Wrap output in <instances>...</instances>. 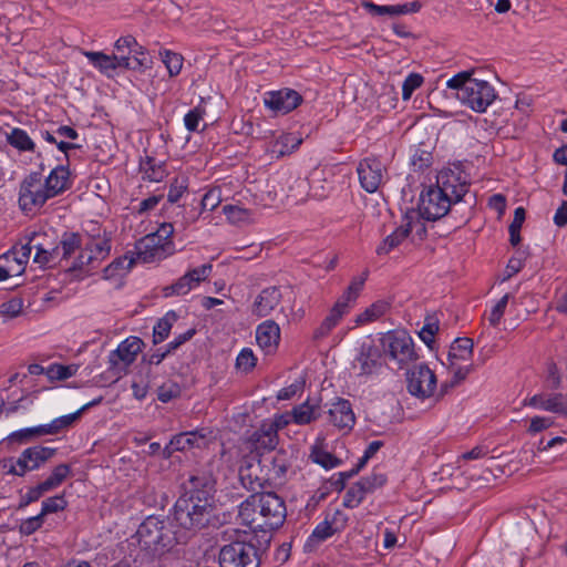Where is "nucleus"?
Returning <instances> with one entry per match:
<instances>
[{
  "instance_id": "46",
  "label": "nucleus",
  "mask_w": 567,
  "mask_h": 567,
  "mask_svg": "<svg viewBox=\"0 0 567 567\" xmlns=\"http://www.w3.org/2000/svg\"><path fill=\"white\" fill-rule=\"evenodd\" d=\"M223 213L229 223L234 225H241L249 223L252 219V213L241 206L238 205H225L223 207Z\"/></svg>"
},
{
  "instance_id": "5",
  "label": "nucleus",
  "mask_w": 567,
  "mask_h": 567,
  "mask_svg": "<svg viewBox=\"0 0 567 567\" xmlns=\"http://www.w3.org/2000/svg\"><path fill=\"white\" fill-rule=\"evenodd\" d=\"M385 371L381 351L372 343H363L351 362V373L359 384L375 383Z\"/></svg>"
},
{
  "instance_id": "34",
  "label": "nucleus",
  "mask_w": 567,
  "mask_h": 567,
  "mask_svg": "<svg viewBox=\"0 0 567 567\" xmlns=\"http://www.w3.org/2000/svg\"><path fill=\"white\" fill-rule=\"evenodd\" d=\"M559 392H542L524 399L523 405L556 414Z\"/></svg>"
},
{
  "instance_id": "25",
  "label": "nucleus",
  "mask_w": 567,
  "mask_h": 567,
  "mask_svg": "<svg viewBox=\"0 0 567 567\" xmlns=\"http://www.w3.org/2000/svg\"><path fill=\"white\" fill-rule=\"evenodd\" d=\"M247 443L258 455L264 452H269L276 449L278 444V434L270 427L261 422L260 426L251 433Z\"/></svg>"
},
{
  "instance_id": "47",
  "label": "nucleus",
  "mask_w": 567,
  "mask_h": 567,
  "mask_svg": "<svg viewBox=\"0 0 567 567\" xmlns=\"http://www.w3.org/2000/svg\"><path fill=\"white\" fill-rule=\"evenodd\" d=\"M162 62L165 64L169 76H176L183 68V56L179 53L164 49L159 51Z\"/></svg>"
},
{
  "instance_id": "55",
  "label": "nucleus",
  "mask_w": 567,
  "mask_h": 567,
  "mask_svg": "<svg viewBox=\"0 0 567 567\" xmlns=\"http://www.w3.org/2000/svg\"><path fill=\"white\" fill-rule=\"evenodd\" d=\"M66 505L68 503L63 495L49 497L42 503L41 515L44 517L48 514L63 511L66 507Z\"/></svg>"
},
{
  "instance_id": "56",
  "label": "nucleus",
  "mask_w": 567,
  "mask_h": 567,
  "mask_svg": "<svg viewBox=\"0 0 567 567\" xmlns=\"http://www.w3.org/2000/svg\"><path fill=\"white\" fill-rule=\"evenodd\" d=\"M205 110L197 106L188 111L184 116V125L189 132L198 131L199 123L204 120Z\"/></svg>"
},
{
  "instance_id": "12",
  "label": "nucleus",
  "mask_w": 567,
  "mask_h": 567,
  "mask_svg": "<svg viewBox=\"0 0 567 567\" xmlns=\"http://www.w3.org/2000/svg\"><path fill=\"white\" fill-rule=\"evenodd\" d=\"M261 503L258 504L261 511V517L265 520V532L280 527L287 515L284 499L276 493H259Z\"/></svg>"
},
{
  "instance_id": "7",
  "label": "nucleus",
  "mask_w": 567,
  "mask_h": 567,
  "mask_svg": "<svg viewBox=\"0 0 567 567\" xmlns=\"http://www.w3.org/2000/svg\"><path fill=\"white\" fill-rule=\"evenodd\" d=\"M41 173L32 172L20 183L18 204L25 214L38 213L52 198Z\"/></svg>"
},
{
  "instance_id": "53",
  "label": "nucleus",
  "mask_w": 567,
  "mask_h": 567,
  "mask_svg": "<svg viewBox=\"0 0 567 567\" xmlns=\"http://www.w3.org/2000/svg\"><path fill=\"white\" fill-rule=\"evenodd\" d=\"M508 300L509 295L506 293L491 308L489 315L487 317L491 326L496 327L499 324L505 313Z\"/></svg>"
},
{
  "instance_id": "15",
  "label": "nucleus",
  "mask_w": 567,
  "mask_h": 567,
  "mask_svg": "<svg viewBox=\"0 0 567 567\" xmlns=\"http://www.w3.org/2000/svg\"><path fill=\"white\" fill-rule=\"evenodd\" d=\"M302 102V96L292 89H281L266 92L264 103L266 107L276 114H287L298 107Z\"/></svg>"
},
{
  "instance_id": "54",
  "label": "nucleus",
  "mask_w": 567,
  "mask_h": 567,
  "mask_svg": "<svg viewBox=\"0 0 567 567\" xmlns=\"http://www.w3.org/2000/svg\"><path fill=\"white\" fill-rule=\"evenodd\" d=\"M114 62H115V70L117 68H124L127 70H138V69L147 66V59L135 58L132 60L130 58L128 53L115 55Z\"/></svg>"
},
{
  "instance_id": "35",
  "label": "nucleus",
  "mask_w": 567,
  "mask_h": 567,
  "mask_svg": "<svg viewBox=\"0 0 567 567\" xmlns=\"http://www.w3.org/2000/svg\"><path fill=\"white\" fill-rule=\"evenodd\" d=\"M84 56L102 74L112 78L115 73V54L109 55L99 51H85Z\"/></svg>"
},
{
  "instance_id": "62",
  "label": "nucleus",
  "mask_w": 567,
  "mask_h": 567,
  "mask_svg": "<svg viewBox=\"0 0 567 567\" xmlns=\"http://www.w3.org/2000/svg\"><path fill=\"white\" fill-rule=\"evenodd\" d=\"M525 252L516 251V254L508 260L506 266V279L513 277L524 267L525 264Z\"/></svg>"
},
{
  "instance_id": "63",
  "label": "nucleus",
  "mask_w": 567,
  "mask_h": 567,
  "mask_svg": "<svg viewBox=\"0 0 567 567\" xmlns=\"http://www.w3.org/2000/svg\"><path fill=\"white\" fill-rule=\"evenodd\" d=\"M220 190L209 189L202 198V209L213 212L220 203Z\"/></svg>"
},
{
  "instance_id": "52",
  "label": "nucleus",
  "mask_w": 567,
  "mask_h": 567,
  "mask_svg": "<svg viewBox=\"0 0 567 567\" xmlns=\"http://www.w3.org/2000/svg\"><path fill=\"white\" fill-rule=\"evenodd\" d=\"M423 76L419 73H410L402 84V99L410 100L413 92L423 84Z\"/></svg>"
},
{
  "instance_id": "43",
  "label": "nucleus",
  "mask_w": 567,
  "mask_h": 567,
  "mask_svg": "<svg viewBox=\"0 0 567 567\" xmlns=\"http://www.w3.org/2000/svg\"><path fill=\"white\" fill-rule=\"evenodd\" d=\"M176 320L177 317L173 311L167 312L162 319H159L153 329V342H163L168 337Z\"/></svg>"
},
{
  "instance_id": "59",
  "label": "nucleus",
  "mask_w": 567,
  "mask_h": 567,
  "mask_svg": "<svg viewBox=\"0 0 567 567\" xmlns=\"http://www.w3.org/2000/svg\"><path fill=\"white\" fill-rule=\"evenodd\" d=\"M266 425H270L272 427L274 432L278 434L279 430H282L290 423H293L292 414L290 412H285L281 414H275L272 419H268L262 421Z\"/></svg>"
},
{
  "instance_id": "20",
  "label": "nucleus",
  "mask_w": 567,
  "mask_h": 567,
  "mask_svg": "<svg viewBox=\"0 0 567 567\" xmlns=\"http://www.w3.org/2000/svg\"><path fill=\"white\" fill-rule=\"evenodd\" d=\"M344 524L346 518L342 512L334 511L333 513L328 514L324 519L315 527L312 534L308 538V543L317 544L324 542L341 530L344 527Z\"/></svg>"
},
{
  "instance_id": "36",
  "label": "nucleus",
  "mask_w": 567,
  "mask_h": 567,
  "mask_svg": "<svg viewBox=\"0 0 567 567\" xmlns=\"http://www.w3.org/2000/svg\"><path fill=\"white\" fill-rule=\"evenodd\" d=\"M473 354V340L457 338L453 341L449 351L450 365L454 367L458 361H468Z\"/></svg>"
},
{
  "instance_id": "21",
  "label": "nucleus",
  "mask_w": 567,
  "mask_h": 567,
  "mask_svg": "<svg viewBox=\"0 0 567 567\" xmlns=\"http://www.w3.org/2000/svg\"><path fill=\"white\" fill-rule=\"evenodd\" d=\"M282 295L279 288L268 287L262 289L251 305V313L257 318H265L280 305Z\"/></svg>"
},
{
  "instance_id": "57",
  "label": "nucleus",
  "mask_w": 567,
  "mask_h": 567,
  "mask_svg": "<svg viewBox=\"0 0 567 567\" xmlns=\"http://www.w3.org/2000/svg\"><path fill=\"white\" fill-rule=\"evenodd\" d=\"M359 482L369 494L383 486L386 482V476L383 473L372 472L370 475L362 477Z\"/></svg>"
},
{
  "instance_id": "51",
  "label": "nucleus",
  "mask_w": 567,
  "mask_h": 567,
  "mask_svg": "<svg viewBox=\"0 0 567 567\" xmlns=\"http://www.w3.org/2000/svg\"><path fill=\"white\" fill-rule=\"evenodd\" d=\"M257 362V358L250 348H244L236 358V368L243 372H250Z\"/></svg>"
},
{
  "instance_id": "24",
  "label": "nucleus",
  "mask_w": 567,
  "mask_h": 567,
  "mask_svg": "<svg viewBox=\"0 0 567 567\" xmlns=\"http://www.w3.org/2000/svg\"><path fill=\"white\" fill-rule=\"evenodd\" d=\"M329 421L340 430H351L355 423V416L351 404L346 399H338L328 410Z\"/></svg>"
},
{
  "instance_id": "4",
  "label": "nucleus",
  "mask_w": 567,
  "mask_h": 567,
  "mask_svg": "<svg viewBox=\"0 0 567 567\" xmlns=\"http://www.w3.org/2000/svg\"><path fill=\"white\" fill-rule=\"evenodd\" d=\"M179 532H172L167 528L164 520L155 516H148L140 526L136 532L138 545L150 551H157L159 549L171 547L174 542H183V535L178 536Z\"/></svg>"
},
{
  "instance_id": "1",
  "label": "nucleus",
  "mask_w": 567,
  "mask_h": 567,
  "mask_svg": "<svg viewBox=\"0 0 567 567\" xmlns=\"http://www.w3.org/2000/svg\"><path fill=\"white\" fill-rule=\"evenodd\" d=\"M212 484L197 476L189 478V487L185 495L179 497L174 506L173 524L178 536L186 540L189 533L204 527L212 515Z\"/></svg>"
},
{
  "instance_id": "32",
  "label": "nucleus",
  "mask_w": 567,
  "mask_h": 567,
  "mask_svg": "<svg viewBox=\"0 0 567 567\" xmlns=\"http://www.w3.org/2000/svg\"><path fill=\"white\" fill-rule=\"evenodd\" d=\"M302 143V137L298 133L281 134L271 145V153L277 157L293 153Z\"/></svg>"
},
{
  "instance_id": "27",
  "label": "nucleus",
  "mask_w": 567,
  "mask_h": 567,
  "mask_svg": "<svg viewBox=\"0 0 567 567\" xmlns=\"http://www.w3.org/2000/svg\"><path fill=\"white\" fill-rule=\"evenodd\" d=\"M43 235L38 233H32L31 236L27 238V241L23 244V247L28 249L29 256L34 250L33 262L38 264L40 267H44L52 262L56 257L53 248L47 247L42 241Z\"/></svg>"
},
{
  "instance_id": "13",
  "label": "nucleus",
  "mask_w": 567,
  "mask_h": 567,
  "mask_svg": "<svg viewBox=\"0 0 567 567\" xmlns=\"http://www.w3.org/2000/svg\"><path fill=\"white\" fill-rule=\"evenodd\" d=\"M210 431L198 429L195 431L182 432L174 435L164 449L165 456L169 457L176 451H189L204 449L209 443Z\"/></svg>"
},
{
  "instance_id": "6",
  "label": "nucleus",
  "mask_w": 567,
  "mask_h": 567,
  "mask_svg": "<svg viewBox=\"0 0 567 567\" xmlns=\"http://www.w3.org/2000/svg\"><path fill=\"white\" fill-rule=\"evenodd\" d=\"M382 352L399 369L416 361L417 353L412 337L405 330H392L381 338Z\"/></svg>"
},
{
  "instance_id": "45",
  "label": "nucleus",
  "mask_w": 567,
  "mask_h": 567,
  "mask_svg": "<svg viewBox=\"0 0 567 567\" xmlns=\"http://www.w3.org/2000/svg\"><path fill=\"white\" fill-rule=\"evenodd\" d=\"M212 271L213 265L204 264L199 267L189 269L183 275V277L186 278V282L190 290H194L200 285V282L205 281L210 276Z\"/></svg>"
},
{
  "instance_id": "44",
  "label": "nucleus",
  "mask_w": 567,
  "mask_h": 567,
  "mask_svg": "<svg viewBox=\"0 0 567 567\" xmlns=\"http://www.w3.org/2000/svg\"><path fill=\"white\" fill-rule=\"evenodd\" d=\"M71 474V467L68 464H60L52 470L50 476L41 482L42 487L50 492L59 487Z\"/></svg>"
},
{
  "instance_id": "60",
  "label": "nucleus",
  "mask_w": 567,
  "mask_h": 567,
  "mask_svg": "<svg viewBox=\"0 0 567 567\" xmlns=\"http://www.w3.org/2000/svg\"><path fill=\"white\" fill-rule=\"evenodd\" d=\"M148 167L145 169V177L151 182H162L166 177L165 166L162 163H155L148 159Z\"/></svg>"
},
{
  "instance_id": "61",
  "label": "nucleus",
  "mask_w": 567,
  "mask_h": 567,
  "mask_svg": "<svg viewBox=\"0 0 567 567\" xmlns=\"http://www.w3.org/2000/svg\"><path fill=\"white\" fill-rule=\"evenodd\" d=\"M554 425V419L550 416H534L530 420L527 432L532 435H535L542 431H545Z\"/></svg>"
},
{
  "instance_id": "37",
  "label": "nucleus",
  "mask_w": 567,
  "mask_h": 567,
  "mask_svg": "<svg viewBox=\"0 0 567 567\" xmlns=\"http://www.w3.org/2000/svg\"><path fill=\"white\" fill-rule=\"evenodd\" d=\"M25 460L28 461L31 471L40 468L55 454V449L35 445L22 451Z\"/></svg>"
},
{
  "instance_id": "8",
  "label": "nucleus",
  "mask_w": 567,
  "mask_h": 567,
  "mask_svg": "<svg viewBox=\"0 0 567 567\" xmlns=\"http://www.w3.org/2000/svg\"><path fill=\"white\" fill-rule=\"evenodd\" d=\"M111 240L105 235L90 237L79 256L70 265L72 270L91 271L110 255Z\"/></svg>"
},
{
  "instance_id": "3",
  "label": "nucleus",
  "mask_w": 567,
  "mask_h": 567,
  "mask_svg": "<svg viewBox=\"0 0 567 567\" xmlns=\"http://www.w3.org/2000/svg\"><path fill=\"white\" fill-rule=\"evenodd\" d=\"M473 72H458L446 81V87L456 92L455 97L463 106L485 113L495 102L497 92L489 82L472 78Z\"/></svg>"
},
{
  "instance_id": "11",
  "label": "nucleus",
  "mask_w": 567,
  "mask_h": 567,
  "mask_svg": "<svg viewBox=\"0 0 567 567\" xmlns=\"http://www.w3.org/2000/svg\"><path fill=\"white\" fill-rule=\"evenodd\" d=\"M361 187L368 193H374L384 183L386 168L377 157H365L357 167Z\"/></svg>"
},
{
  "instance_id": "26",
  "label": "nucleus",
  "mask_w": 567,
  "mask_h": 567,
  "mask_svg": "<svg viewBox=\"0 0 567 567\" xmlns=\"http://www.w3.org/2000/svg\"><path fill=\"white\" fill-rule=\"evenodd\" d=\"M47 192L53 197L61 195L72 186L71 173L68 166L58 165L43 177Z\"/></svg>"
},
{
  "instance_id": "19",
  "label": "nucleus",
  "mask_w": 567,
  "mask_h": 567,
  "mask_svg": "<svg viewBox=\"0 0 567 567\" xmlns=\"http://www.w3.org/2000/svg\"><path fill=\"white\" fill-rule=\"evenodd\" d=\"M261 503L259 493H255L246 498L239 506L238 517L243 525L249 527L251 530L265 532V520L261 517V511L259 506Z\"/></svg>"
},
{
  "instance_id": "40",
  "label": "nucleus",
  "mask_w": 567,
  "mask_h": 567,
  "mask_svg": "<svg viewBox=\"0 0 567 567\" xmlns=\"http://www.w3.org/2000/svg\"><path fill=\"white\" fill-rule=\"evenodd\" d=\"M369 271L365 270L359 276H355L351 279L348 288L338 298L339 302H342L347 308H351V303H353L362 291L365 280L368 278Z\"/></svg>"
},
{
  "instance_id": "30",
  "label": "nucleus",
  "mask_w": 567,
  "mask_h": 567,
  "mask_svg": "<svg viewBox=\"0 0 567 567\" xmlns=\"http://www.w3.org/2000/svg\"><path fill=\"white\" fill-rule=\"evenodd\" d=\"M349 311V308L337 300L320 326L313 331V339L326 338Z\"/></svg>"
},
{
  "instance_id": "41",
  "label": "nucleus",
  "mask_w": 567,
  "mask_h": 567,
  "mask_svg": "<svg viewBox=\"0 0 567 567\" xmlns=\"http://www.w3.org/2000/svg\"><path fill=\"white\" fill-rule=\"evenodd\" d=\"M0 470L4 475L24 476L28 472H31V467L28 464L23 453L19 457H7L0 461Z\"/></svg>"
},
{
  "instance_id": "17",
  "label": "nucleus",
  "mask_w": 567,
  "mask_h": 567,
  "mask_svg": "<svg viewBox=\"0 0 567 567\" xmlns=\"http://www.w3.org/2000/svg\"><path fill=\"white\" fill-rule=\"evenodd\" d=\"M416 226H421L417 216L414 213L406 214L402 220V224L395 228L392 234L386 236L377 247V255L382 256L390 254L394 248L403 243V240L413 231V228Z\"/></svg>"
},
{
  "instance_id": "29",
  "label": "nucleus",
  "mask_w": 567,
  "mask_h": 567,
  "mask_svg": "<svg viewBox=\"0 0 567 567\" xmlns=\"http://www.w3.org/2000/svg\"><path fill=\"white\" fill-rule=\"evenodd\" d=\"M363 8H365L373 16H402L408 13L419 12L421 9V3L419 1L402 3V4H390V6H380L373 2L365 1L363 2Z\"/></svg>"
},
{
  "instance_id": "28",
  "label": "nucleus",
  "mask_w": 567,
  "mask_h": 567,
  "mask_svg": "<svg viewBox=\"0 0 567 567\" xmlns=\"http://www.w3.org/2000/svg\"><path fill=\"white\" fill-rule=\"evenodd\" d=\"M83 249L81 237L76 234H65L60 244L53 247L56 257L61 261H65V267L70 269L71 262L76 258Z\"/></svg>"
},
{
  "instance_id": "42",
  "label": "nucleus",
  "mask_w": 567,
  "mask_h": 567,
  "mask_svg": "<svg viewBox=\"0 0 567 567\" xmlns=\"http://www.w3.org/2000/svg\"><path fill=\"white\" fill-rule=\"evenodd\" d=\"M390 305L384 300H378L370 305L363 312L357 316L355 322L358 324H367L380 319L386 313Z\"/></svg>"
},
{
  "instance_id": "50",
  "label": "nucleus",
  "mask_w": 567,
  "mask_h": 567,
  "mask_svg": "<svg viewBox=\"0 0 567 567\" xmlns=\"http://www.w3.org/2000/svg\"><path fill=\"white\" fill-rule=\"evenodd\" d=\"M368 493L360 482L353 484L344 494L343 505L347 508H355L361 504Z\"/></svg>"
},
{
  "instance_id": "58",
  "label": "nucleus",
  "mask_w": 567,
  "mask_h": 567,
  "mask_svg": "<svg viewBox=\"0 0 567 567\" xmlns=\"http://www.w3.org/2000/svg\"><path fill=\"white\" fill-rule=\"evenodd\" d=\"M190 288L186 282V278L183 276L179 277L176 281H174L172 285L166 286L163 289V293L165 297H173V296H185L188 292H190Z\"/></svg>"
},
{
  "instance_id": "49",
  "label": "nucleus",
  "mask_w": 567,
  "mask_h": 567,
  "mask_svg": "<svg viewBox=\"0 0 567 567\" xmlns=\"http://www.w3.org/2000/svg\"><path fill=\"white\" fill-rule=\"evenodd\" d=\"M188 188V177L185 175H177L169 184L167 200L172 204L177 203Z\"/></svg>"
},
{
  "instance_id": "18",
  "label": "nucleus",
  "mask_w": 567,
  "mask_h": 567,
  "mask_svg": "<svg viewBox=\"0 0 567 567\" xmlns=\"http://www.w3.org/2000/svg\"><path fill=\"white\" fill-rule=\"evenodd\" d=\"M144 342L141 338L131 336L123 340L117 348L110 353V363L113 368L125 369L131 365L142 351Z\"/></svg>"
},
{
  "instance_id": "2",
  "label": "nucleus",
  "mask_w": 567,
  "mask_h": 567,
  "mask_svg": "<svg viewBox=\"0 0 567 567\" xmlns=\"http://www.w3.org/2000/svg\"><path fill=\"white\" fill-rule=\"evenodd\" d=\"M468 192V183L462 172L443 169L439 173L436 185L422 190L419 198V215L426 220L444 217L452 204L463 199Z\"/></svg>"
},
{
  "instance_id": "22",
  "label": "nucleus",
  "mask_w": 567,
  "mask_h": 567,
  "mask_svg": "<svg viewBox=\"0 0 567 567\" xmlns=\"http://www.w3.org/2000/svg\"><path fill=\"white\" fill-rule=\"evenodd\" d=\"M239 480L243 486L249 491H257L266 482L260 461L254 456L243 461L239 467Z\"/></svg>"
},
{
  "instance_id": "38",
  "label": "nucleus",
  "mask_w": 567,
  "mask_h": 567,
  "mask_svg": "<svg viewBox=\"0 0 567 567\" xmlns=\"http://www.w3.org/2000/svg\"><path fill=\"white\" fill-rule=\"evenodd\" d=\"M7 144L19 152H33L35 148V144L32 138L20 127H12L10 132H7L6 145Z\"/></svg>"
},
{
  "instance_id": "33",
  "label": "nucleus",
  "mask_w": 567,
  "mask_h": 567,
  "mask_svg": "<svg viewBox=\"0 0 567 567\" xmlns=\"http://www.w3.org/2000/svg\"><path fill=\"white\" fill-rule=\"evenodd\" d=\"M293 423L297 425H307L317 421L320 417V408L316 403H310V400L296 405L291 410Z\"/></svg>"
},
{
  "instance_id": "9",
  "label": "nucleus",
  "mask_w": 567,
  "mask_h": 567,
  "mask_svg": "<svg viewBox=\"0 0 567 567\" xmlns=\"http://www.w3.org/2000/svg\"><path fill=\"white\" fill-rule=\"evenodd\" d=\"M220 567H259L257 548L246 542H234L219 550Z\"/></svg>"
},
{
  "instance_id": "39",
  "label": "nucleus",
  "mask_w": 567,
  "mask_h": 567,
  "mask_svg": "<svg viewBox=\"0 0 567 567\" xmlns=\"http://www.w3.org/2000/svg\"><path fill=\"white\" fill-rule=\"evenodd\" d=\"M80 419V412L70 413L55 417L48 424L39 425L42 435H55L70 429Z\"/></svg>"
},
{
  "instance_id": "23",
  "label": "nucleus",
  "mask_w": 567,
  "mask_h": 567,
  "mask_svg": "<svg viewBox=\"0 0 567 567\" xmlns=\"http://www.w3.org/2000/svg\"><path fill=\"white\" fill-rule=\"evenodd\" d=\"M256 340L265 353H274L280 341V327L274 320H266L256 329Z\"/></svg>"
},
{
  "instance_id": "64",
  "label": "nucleus",
  "mask_w": 567,
  "mask_h": 567,
  "mask_svg": "<svg viewBox=\"0 0 567 567\" xmlns=\"http://www.w3.org/2000/svg\"><path fill=\"white\" fill-rule=\"evenodd\" d=\"M43 524V516L40 514L24 519L20 525V532L23 535H31Z\"/></svg>"
},
{
  "instance_id": "14",
  "label": "nucleus",
  "mask_w": 567,
  "mask_h": 567,
  "mask_svg": "<svg viewBox=\"0 0 567 567\" xmlns=\"http://www.w3.org/2000/svg\"><path fill=\"white\" fill-rule=\"evenodd\" d=\"M29 261V251L23 244L16 245L0 256V281L23 274Z\"/></svg>"
},
{
  "instance_id": "16",
  "label": "nucleus",
  "mask_w": 567,
  "mask_h": 567,
  "mask_svg": "<svg viewBox=\"0 0 567 567\" xmlns=\"http://www.w3.org/2000/svg\"><path fill=\"white\" fill-rule=\"evenodd\" d=\"M172 252L155 235H146L135 244L136 260L147 264L162 260Z\"/></svg>"
},
{
  "instance_id": "10",
  "label": "nucleus",
  "mask_w": 567,
  "mask_h": 567,
  "mask_svg": "<svg viewBox=\"0 0 567 567\" xmlns=\"http://www.w3.org/2000/svg\"><path fill=\"white\" fill-rule=\"evenodd\" d=\"M408 391L419 399H429L435 395L437 379L426 364L420 363L409 370L406 374Z\"/></svg>"
},
{
  "instance_id": "48",
  "label": "nucleus",
  "mask_w": 567,
  "mask_h": 567,
  "mask_svg": "<svg viewBox=\"0 0 567 567\" xmlns=\"http://www.w3.org/2000/svg\"><path fill=\"white\" fill-rule=\"evenodd\" d=\"M78 370V364L64 365L59 363H52L48 367L47 375L51 380L62 381L75 375Z\"/></svg>"
},
{
  "instance_id": "31",
  "label": "nucleus",
  "mask_w": 567,
  "mask_h": 567,
  "mask_svg": "<svg viewBox=\"0 0 567 567\" xmlns=\"http://www.w3.org/2000/svg\"><path fill=\"white\" fill-rule=\"evenodd\" d=\"M310 458L326 470H332L341 465V460L324 449V440L317 439L311 447Z\"/></svg>"
}]
</instances>
